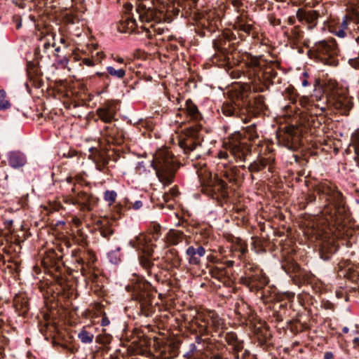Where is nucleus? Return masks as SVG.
Listing matches in <instances>:
<instances>
[{"mask_svg":"<svg viewBox=\"0 0 359 359\" xmlns=\"http://www.w3.org/2000/svg\"><path fill=\"white\" fill-rule=\"evenodd\" d=\"M266 108L263 95H258L252 101L242 89L235 92L231 98L223 103L222 112L226 116L239 118L245 123L252 116H257Z\"/></svg>","mask_w":359,"mask_h":359,"instance_id":"1","label":"nucleus"},{"mask_svg":"<svg viewBox=\"0 0 359 359\" xmlns=\"http://www.w3.org/2000/svg\"><path fill=\"white\" fill-rule=\"evenodd\" d=\"M313 191L320 200L325 201L323 214L328 215L332 221L340 224L346 210L344 198L337 187L329 182H323L316 185Z\"/></svg>","mask_w":359,"mask_h":359,"instance_id":"2","label":"nucleus"},{"mask_svg":"<svg viewBox=\"0 0 359 359\" xmlns=\"http://www.w3.org/2000/svg\"><path fill=\"white\" fill-rule=\"evenodd\" d=\"M245 65L250 79L252 80L250 88L254 92H264L275 83L278 73L272 65H266L259 57L246 53Z\"/></svg>","mask_w":359,"mask_h":359,"instance_id":"3","label":"nucleus"},{"mask_svg":"<svg viewBox=\"0 0 359 359\" xmlns=\"http://www.w3.org/2000/svg\"><path fill=\"white\" fill-rule=\"evenodd\" d=\"M136 12L140 21L144 24L142 28L146 32L149 39H153L156 34L161 35L165 31H168L161 24L165 20V14L154 7L153 0H137Z\"/></svg>","mask_w":359,"mask_h":359,"instance_id":"4","label":"nucleus"},{"mask_svg":"<svg viewBox=\"0 0 359 359\" xmlns=\"http://www.w3.org/2000/svg\"><path fill=\"white\" fill-rule=\"evenodd\" d=\"M126 290L131 292L132 299L137 302V313L139 316L150 317L155 312L153 304L154 296L153 292H156L151 283L143 278L137 277L133 279Z\"/></svg>","mask_w":359,"mask_h":359,"instance_id":"5","label":"nucleus"},{"mask_svg":"<svg viewBox=\"0 0 359 359\" xmlns=\"http://www.w3.org/2000/svg\"><path fill=\"white\" fill-rule=\"evenodd\" d=\"M151 165L156 172L159 182L167 187L173 183L180 163L174 155L167 149H160L156 151Z\"/></svg>","mask_w":359,"mask_h":359,"instance_id":"6","label":"nucleus"},{"mask_svg":"<svg viewBox=\"0 0 359 359\" xmlns=\"http://www.w3.org/2000/svg\"><path fill=\"white\" fill-rule=\"evenodd\" d=\"M251 144L246 137L241 133H234L223 143V149L218 151L217 156L219 159L231 162L230 157L236 162H245L246 157L251 154Z\"/></svg>","mask_w":359,"mask_h":359,"instance_id":"7","label":"nucleus"},{"mask_svg":"<svg viewBox=\"0 0 359 359\" xmlns=\"http://www.w3.org/2000/svg\"><path fill=\"white\" fill-rule=\"evenodd\" d=\"M269 282V278L258 266L252 263L245 264L243 275L239 279L241 285L249 288L251 292H257L262 290Z\"/></svg>","mask_w":359,"mask_h":359,"instance_id":"8","label":"nucleus"},{"mask_svg":"<svg viewBox=\"0 0 359 359\" xmlns=\"http://www.w3.org/2000/svg\"><path fill=\"white\" fill-rule=\"evenodd\" d=\"M179 146L191 161L201 156L202 145L198 138V131L194 128L187 129L180 135Z\"/></svg>","mask_w":359,"mask_h":359,"instance_id":"9","label":"nucleus"},{"mask_svg":"<svg viewBox=\"0 0 359 359\" xmlns=\"http://www.w3.org/2000/svg\"><path fill=\"white\" fill-rule=\"evenodd\" d=\"M322 63L334 66L337 65L338 48L334 40H323L316 42L311 50Z\"/></svg>","mask_w":359,"mask_h":359,"instance_id":"10","label":"nucleus"},{"mask_svg":"<svg viewBox=\"0 0 359 359\" xmlns=\"http://www.w3.org/2000/svg\"><path fill=\"white\" fill-rule=\"evenodd\" d=\"M326 102L340 114L347 115L353 107L352 98L337 87L335 83H332V89L326 97Z\"/></svg>","mask_w":359,"mask_h":359,"instance_id":"11","label":"nucleus"},{"mask_svg":"<svg viewBox=\"0 0 359 359\" xmlns=\"http://www.w3.org/2000/svg\"><path fill=\"white\" fill-rule=\"evenodd\" d=\"M198 332L202 335L213 336L212 332H217L219 330L224 329L225 324L217 313L214 311H210L204 316H199L196 319Z\"/></svg>","mask_w":359,"mask_h":359,"instance_id":"12","label":"nucleus"},{"mask_svg":"<svg viewBox=\"0 0 359 359\" xmlns=\"http://www.w3.org/2000/svg\"><path fill=\"white\" fill-rule=\"evenodd\" d=\"M75 267L80 270L81 268L95 269L97 257L91 250L75 249L72 252Z\"/></svg>","mask_w":359,"mask_h":359,"instance_id":"13","label":"nucleus"},{"mask_svg":"<svg viewBox=\"0 0 359 359\" xmlns=\"http://www.w3.org/2000/svg\"><path fill=\"white\" fill-rule=\"evenodd\" d=\"M201 184L205 187L207 190L210 189L212 198L221 197L226 199L229 197L227 184L222 179L212 180L211 177H210L209 180L206 182L201 180Z\"/></svg>","mask_w":359,"mask_h":359,"instance_id":"14","label":"nucleus"},{"mask_svg":"<svg viewBox=\"0 0 359 359\" xmlns=\"http://www.w3.org/2000/svg\"><path fill=\"white\" fill-rule=\"evenodd\" d=\"M141 251L143 254L139 256L140 266L145 270L149 276H154L158 283L160 282L161 278L157 273L154 271V264L150 259L154 253L151 245L148 243Z\"/></svg>","mask_w":359,"mask_h":359,"instance_id":"15","label":"nucleus"},{"mask_svg":"<svg viewBox=\"0 0 359 359\" xmlns=\"http://www.w3.org/2000/svg\"><path fill=\"white\" fill-rule=\"evenodd\" d=\"M76 203L79 210L83 212H90L97 205L99 198L93 193L86 191H76Z\"/></svg>","mask_w":359,"mask_h":359,"instance_id":"16","label":"nucleus"},{"mask_svg":"<svg viewBox=\"0 0 359 359\" xmlns=\"http://www.w3.org/2000/svg\"><path fill=\"white\" fill-rule=\"evenodd\" d=\"M101 135L109 144L120 145L123 143L125 139L124 131L114 124L104 126Z\"/></svg>","mask_w":359,"mask_h":359,"instance_id":"17","label":"nucleus"},{"mask_svg":"<svg viewBox=\"0 0 359 359\" xmlns=\"http://www.w3.org/2000/svg\"><path fill=\"white\" fill-rule=\"evenodd\" d=\"M219 337H224L225 341L231 346L229 353L235 359L239 358V352L243 349V341L239 340L237 334L233 332H228L224 333L221 332L218 334Z\"/></svg>","mask_w":359,"mask_h":359,"instance_id":"18","label":"nucleus"},{"mask_svg":"<svg viewBox=\"0 0 359 359\" xmlns=\"http://www.w3.org/2000/svg\"><path fill=\"white\" fill-rule=\"evenodd\" d=\"M116 112V104L113 102H107L96 110L97 115L104 123H111L115 120Z\"/></svg>","mask_w":359,"mask_h":359,"instance_id":"19","label":"nucleus"},{"mask_svg":"<svg viewBox=\"0 0 359 359\" xmlns=\"http://www.w3.org/2000/svg\"><path fill=\"white\" fill-rule=\"evenodd\" d=\"M338 249V245L333 238L325 237L320 243L319 253L321 259L329 260Z\"/></svg>","mask_w":359,"mask_h":359,"instance_id":"20","label":"nucleus"},{"mask_svg":"<svg viewBox=\"0 0 359 359\" xmlns=\"http://www.w3.org/2000/svg\"><path fill=\"white\" fill-rule=\"evenodd\" d=\"M205 249L200 245L196 247L191 245L186 250V256L190 265L199 266L201 263V257L205 255Z\"/></svg>","mask_w":359,"mask_h":359,"instance_id":"21","label":"nucleus"},{"mask_svg":"<svg viewBox=\"0 0 359 359\" xmlns=\"http://www.w3.org/2000/svg\"><path fill=\"white\" fill-rule=\"evenodd\" d=\"M65 182L69 184H72L73 187L71 189V192L74 194L73 196H67L63 198V201L65 203L68 205H77L76 203V186L80 185L83 186L84 184L86 185L87 183L85 182L84 180L82 178V177L80 176H76L74 177H67L65 179Z\"/></svg>","mask_w":359,"mask_h":359,"instance_id":"22","label":"nucleus"},{"mask_svg":"<svg viewBox=\"0 0 359 359\" xmlns=\"http://www.w3.org/2000/svg\"><path fill=\"white\" fill-rule=\"evenodd\" d=\"M297 18L299 21H305L308 24L309 29H312L316 26L319 13L314 10L306 11L302 8H299L297 11Z\"/></svg>","mask_w":359,"mask_h":359,"instance_id":"23","label":"nucleus"},{"mask_svg":"<svg viewBox=\"0 0 359 359\" xmlns=\"http://www.w3.org/2000/svg\"><path fill=\"white\" fill-rule=\"evenodd\" d=\"M275 161V157L271 155L268 156L267 158L257 157V159L251 163L248 167V170L249 172H258L264 168L266 166H269V170L271 172V164L273 163Z\"/></svg>","mask_w":359,"mask_h":359,"instance_id":"24","label":"nucleus"},{"mask_svg":"<svg viewBox=\"0 0 359 359\" xmlns=\"http://www.w3.org/2000/svg\"><path fill=\"white\" fill-rule=\"evenodd\" d=\"M7 160L8 165L14 169L22 168L27 163L25 154L20 151H9L7 154Z\"/></svg>","mask_w":359,"mask_h":359,"instance_id":"25","label":"nucleus"},{"mask_svg":"<svg viewBox=\"0 0 359 359\" xmlns=\"http://www.w3.org/2000/svg\"><path fill=\"white\" fill-rule=\"evenodd\" d=\"M137 26L135 18L130 15H125L119 22L118 30L123 33H132L135 30Z\"/></svg>","mask_w":359,"mask_h":359,"instance_id":"26","label":"nucleus"},{"mask_svg":"<svg viewBox=\"0 0 359 359\" xmlns=\"http://www.w3.org/2000/svg\"><path fill=\"white\" fill-rule=\"evenodd\" d=\"M231 251L234 257L237 256L238 259H241L248 252V245L241 238H236L232 241Z\"/></svg>","mask_w":359,"mask_h":359,"instance_id":"27","label":"nucleus"},{"mask_svg":"<svg viewBox=\"0 0 359 359\" xmlns=\"http://www.w3.org/2000/svg\"><path fill=\"white\" fill-rule=\"evenodd\" d=\"M299 102L302 107L307 110H311V113L313 112V107L319 109L321 112L325 111L327 107L326 102H323L322 104L315 103V100H313V97H311V96H302L299 98Z\"/></svg>","mask_w":359,"mask_h":359,"instance_id":"28","label":"nucleus"},{"mask_svg":"<svg viewBox=\"0 0 359 359\" xmlns=\"http://www.w3.org/2000/svg\"><path fill=\"white\" fill-rule=\"evenodd\" d=\"M255 150L258 153V156L259 157L267 158L271 155L274 156V149L271 142L259 141Z\"/></svg>","mask_w":359,"mask_h":359,"instance_id":"29","label":"nucleus"},{"mask_svg":"<svg viewBox=\"0 0 359 359\" xmlns=\"http://www.w3.org/2000/svg\"><path fill=\"white\" fill-rule=\"evenodd\" d=\"M358 23L356 18H354L353 16L346 15L344 17L342 22L337 26L343 31H346V34L348 32L351 34V30H355L358 27Z\"/></svg>","mask_w":359,"mask_h":359,"instance_id":"30","label":"nucleus"},{"mask_svg":"<svg viewBox=\"0 0 359 359\" xmlns=\"http://www.w3.org/2000/svg\"><path fill=\"white\" fill-rule=\"evenodd\" d=\"M209 273L212 278L222 283L226 282L229 279V273L224 266H212L209 270Z\"/></svg>","mask_w":359,"mask_h":359,"instance_id":"31","label":"nucleus"},{"mask_svg":"<svg viewBox=\"0 0 359 359\" xmlns=\"http://www.w3.org/2000/svg\"><path fill=\"white\" fill-rule=\"evenodd\" d=\"M187 115L192 120L198 121L202 119V114L199 111L196 104L191 100L188 99L185 103Z\"/></svg>","mask_w":359,"mask_h":359,"instance_id":"32","label":"nucleus"},{"mask_svg":"<svg viewBox=\"0 0 359 359\" xmlns=\"http://www.w3.org/2000/svg\"><path fill=\"white\" fill-rule=\"evenodd\" d=\"M13 305L20 315L26 314L29 309L28 300L22 295H16L14 297Z\"/></svg>","mask_w":359,"mask_h":359,"instance_id":"33","label":"nucleus"},{"mask_svg":"<svg viewBox=\"0 0 359 359\" xmlns=\"http://www.w3.org/2000/svg\"><path fill=\"white\" fill-rule=\"evenodd\" d=\"M164 259L165 262L170 264L172 268H178L181 265L182 259L175 249L168 250Z\"/></svg>","mask_w":359,"mask_h":359,"instance_id":"34","label":"nucleus"},{"mask_svg":"<svg viewBox=\"0 0 359 359\" xmlns=\"http://www.w3.org/2000/svg\"><path fill=\"white\" fill-rule=\"evenodd\" d=\"M235 29L250 35L254 29L253 25L245 21L243 17L238 16L235 21Z\"/></svg>","mask_w":359,"mask_h":359,"instance_id":"35","label":"nucleus"},{"mask_svg":"<svg viewBox=\"0 0 359 359\" xmlns=\"http://www.w3.org/2000/svg\"><path fill=\"white\" fill-rule=\"evenodd\" d=\"M185 237L184 233L179 230H170L167 235L168 242L173 245H177L182 243Z\"/></svg>","mask_w":359,"mask_h":359,"instance_id":"36","label":"nucleus"},{"mask_svg":"<svg viewBox=\"0 0 359 359\" xmlns=\"http://www.w3.org/2000/svg\"><path fill=\"white\" fill-rule=\"evenodd\" d=\"M126 65H125V67H121L119 69H116L112 66L107 67L106 69L107 72V75H106V79H109V76H111L116 79H123L126 75Z\"/></svg>","mask_w":359,"mask_h":359,"instance_id":"37","label":"nucleus"},{"mask_svg":"<svg viewBox=\"0 0 359 359\" xmlns=\"http://www.w3.org/2000/svg\"><path fill=\"white\" fill-rule=\"evenodd\" d=\"M80 271L81 275L85 278L87 280H89L92 283H97L98 276V269L95 266V269H86V268H81Z\"/></svg>","mask_w":359,"mask_h":359,"instance_id":"38","label":"nucleus"},{"mask_svg":"<svg viewBox=\"0 0 359 359\" xmlns=\"http://www.w3.org/2000/svg\"><path fill=\"white\" fill-rule=\"evenodd\" d=\"M130 245L138 250H142L147 244L146 236L143 234H140L134 239L130 241Z\"/></svg>","mask_w":359,"mask_h":359,"instance_id":"39","label":"nucleus"},{"mask_svg":"<svg viewBox=\"0 0 359 359\" xmlns=\"http://www.w3.org/2000/svg\"><path fill=\"white\" fill-rule=\"evenodd\" d=\"M97 224L100 225V235L103 238L109 239V237L114 233V230L111 229L108 222L104 223V222L100 221L97 222Z\"/></svg>","mask_w":359,"mask_h":359,"instance_id":"40","label":"nucleus"},{"mask_svg":"<svg viewBox=\"0 0 359 359\" xmlns=\"http://www.w3.org/2000/svg\"><path fill=\"white\" fill-rule=\"evenodd\" d=\"M226 40L230 41L231 38L229 36L226 35L225 39H220L218 41L214 42V48L215 50L219 51L223 54H226L227 53V48L225 47Z\"/></svg>","mask_w":359,"mask_h":359,"instance_id":"41","label":"nucleus"},{"mask_svg":"<svg viewBox=\"0 0 359 359\" xmlns=\"http://www.w3.org/2000/svg\"><path fill=\"white\" fill-rule=\"evenodd\" d=\"M27 73L30 79H34L41 74L39 67L32 62L27 63Z\"/></svg>","mask_w":359,"mask_h":359,"instance_id":"42","label":"nucleus"},{"mask_svg":"<svg viewBox=\"0 0 359 359\" xmlns=\"http://www.w3.org/2000/svg\"><path fill=\"white\" fill-rule=\"evenodd\" d=\"M245 132L248 135V141H255L259 137L258 133L257 131L256 124L252 123L245 128Z\"/></svg>","mask_w":359,"mask_h":359,"instance_id":"43","label":"nucleus"},{"mask_svg":"<svg viewBox=\"0 0 359 359\" xmlns=\"http://www.w3.org/2000/svg\"><path fill=\"white\" fill-rule=\"evenodd\" d=\"M6 97V92L4 89H0V110H6L11 108V104Z\"/></svg>","mask_w":359,"mask_h":359,"instance_id":"44","label":"nucleus"},{"mask_svg":"<svg viewBox=\"0 0 359 359\" xmlns=\"http://www.w3.org/2000/svg\"><path fill=\"white\" fill-rule=\"evenodd\" d=\"M117 198V193L114 190H106L103 194L104 200L109 205L114 204Z\"/></svg>","mask_w":359,"mask_h":359,"instance_id":"45","label":"nucleus"},{"mask_svg":"<svg viewBox=\"0 0 359 359\" xmlns=\"http://www.w3.org/2000/svg\"><path fill=\"white\" fill-rule=\"evenodd\" d=\"M78 337L82 343L90 344L93 342L94 335L86 330H82L79 333Z\"/></svg>","mask_w":359,"mask_h":359,"instance_id":"46","label":"nucleus"},{"mask_svg":"<svg viewBox=\"0 0 359 359\" xmlns=\"http://www.w3.org/2000/svg\"><path fill=\"white\" fill-rule=\"evenodd\" d=\"M120 250V248H117L116 250H111L107 254V257L111 263L117 264L121 262Z\"/></svg>","mask_w":359,"mask_h":359,"instance_id":"47","label":"nucleus"},{"mask_svg":"<svg viewBox=\"0 0 359 359\" xmlns=\"http://www.w3.org/2000/svg\"><path fill=\"white\" fill-rule=\"evenodd\" d=\"M311 97H313V100H315V103H318V102L321 101L323 98L325 100L324 102L327 103V105L328 104V102H326V97H328L327 96H325L323 91L320 89L315 90V94L311 95Z\"/></svg>","mask_w":359,"mask_h":359,"instance_id":"48","label":"nucleus"},{"mask_svg":"<svg viewBox=\"0 0 359 359\" xmlns=\"http://www.w3.org/2000/svg\"><path fill=\"white\" fill-rule=\"evenodd\" d=\"M112 340V336L110 334H104V335H99L96 341L101 344H109L111 343Z\"/></svg>","mask_w":359,"mask_h":359,"instance_id":"49","label":"nucleus"},{"mask_svg":"<svg viewBox=\"0 0 359 359\" xmlns=\"http://www.w3.org/2000/svg\"><path fill=\"white\" fill-rule=\"evenodd\" d=\"M78 236V242L81 245H87V235H86L81 229H78L76 232Z\"/></svg>","mask_w":359,"mask_h":359,"instance_id":"50","label":"nucleus"},{"mask_svg":"<svg viewBox=\"0 0 359 359\" xmlns=\"http://www.w3.org/2000/svg\"><path fill=\"white\" fill-rule=\"evenodd\" d=\"M222 176L226 180H228L229 182H236L237 180L236 179V177H234V175H233V172L231 170L230 168H227L226 169L223 173H222Z\"/></svg>","mask_w":359,"mask_h":359,"instance_id":"51","label":"nucleus"},{"mask_svg":"<svg viewBox=\"0 0 359 359\" xmlns=\"http://www.w3.org/2000/svg\"><path fill=\"white\" fill-rule=\"evenodd\" d=\"M161 229V226L158 224H152V229H151V231L153 233L154 238L157 239L160 234Z\"/></svg>","mask_w":359,"mask_h":359,"instance_id":"52","label":"nucleus"},{"mask_svg":"<svg viewBox=\"0 0 359 359\" xmlns=\"http://www.w3.org/2000/svg\"><path fill=\"white\" fill-rule=\"evenodd\" d=\"M333 34L339 37V38H344L347 34L346 32V31H343L342 29H341L339 27H338L337 26H336L333 31H332Z\"/></svg>","mask_w":359,"mask_h":359,"instance_id":"53","label":"nucleus"},{"mask_svg":"<svg viewBox=\"0 0 359 359\" xmlns=\"http://www.w3.org/2000/svg\"><path fill=\"white\" fill-rule=\"evenodd\" d=\"M203 335H202V334L199 332V334H198V335H197V336L196 337V339H195L196 342L198 344H201V343H207V346H212V345L211 344V343H210V339H203V338H202V337H203Z\"/></svg>","mask_w":359,"mask_h":359,"instance_id":"54","label":"nucleus"},{"mask_svg":"<svg viewBox=\"0 0 359 359\" xmlns=\"http://www.w3.org/2000/svg\"><path fill=\"white\" fill-rule=\"evenodd\" d=\"M231 170L233 172V175L236 177V180H238L241 177H243V174H241L240 172V168L237 166H231L230 167Z\"/></svg>","mask_w":359,"mask_h":359,"instance_id":"55","label":"nucleus"},{"mask_svg":"<svg viewBox=\"0 0 359 359\" xmlns=\"http://www.w3.org/2000/svg\"><path fill=\"white\" fill-rule=\"evenodd\" d=\"M197 351V347L195 344H191L189 347V351L185 354V356L190 358L193 356L194 353Z\"/></svg>","mask_w":359,"mask_h":359,"instance_id":"56","label":"nucleus"},{"mask_svg":"<svg viewBox=\"0 0 359 359\" xmlns=\"http://www.w3.org/2000/svg\"><path fill=\"white\" fill-rule=\"evenodd\" d=\"M322 306L323 309H325V310H331V311H333L334 309V305L330 302V301L328 300H326V301H323L322 302Z\"/></svg>","mask_w":359,"mask_h":359,"instance_id":"57","label":"nucleus"},{"mask_svg":"<svg viewBox=\"0 0 359 359\" xmlns=\"http://www.w3.org/2000/svg\"><path fill=\"white\" fill-rule=\"evenodd\" d=\"M350 65L354 69H359V57L353 59H350L348 61Z\"/></svg>","mask_w":359,"mask_h":359,"instance_id":"58","label":"nucleus"},{"mask_svg":"<svg viewBox=\"0 0 359 359\" xmlns=\"http://www.w3.org/2000/svg\"><path fill=\"white\" fill-rule=\"evenodd\" d=\"M302 75H303V78L302 79V86L303 87H306L309 85V83L307 80V77H308L309 74L307 72H304Z\"/></svg>","mask_w":359,"mask_h":359,"instance_id":"59","label":"nucleus"},{"mask_svg":"<svg viewBox=\"0 0 359 359\" xmlns=\"http://www.w3.org/2000/svg\"><path fill=\"white\" fill-rule=\"evenodd\" d=\"M305 199H306V201L307 203H313L314 201H316V196L314 194H309L306 196Z\"/></svg>","mask_w":359,"mask_h":359,"instance_id":"60","label":"nucleus"},{"mask_svg":"<svg viewBox=\"0 0 359 359\" xmlns=\"http://www.w3.org/2000/svg\"><path fill=\"white\" fill-rule=\"evenodd\" d=\"M109 323H110L109 319L106 316V313H104L102 317V320H101V325L102 326H107L109 325Z\"/></svg>","mask_w":359,"mask_h":359,"instance_id":"61","label":"nucleus"},{"mask_svg":"<svg viewBox=\"0 0 359 359\" xmlns=\"http://www.w3.org/2000/svg\"><path fill=\"white\" fill-rule=\"evenodd\" d=\"M290 138H291L290 134V133L286 134V137L285 138V141L287 142L285 143V147H287L290 149H292V144L290 142Z\"/></svg>","mask_w":359,"mask_h":359,"instance_id":"62","label":"nucleus"},{"mask_svg":"<svg viewBox=\"0 0 359 359\" xmlns=\"http://www.w3.org/2000/svg\"><path fill=\"white\" fill-rule=\"evenodd\" d=\"M168 193L173 198L177 196L179 194L178 189L175 187L171 188Z\"/></svg>","mask_w":359,"mask_h":359,"instance_id":"63","label":"nucleus"},{"mask_svg":"<svg viewBox=\"0 0 359 359\" xmlns=\"http://www.w3.org/2000/svg\"><path fill=\"white\" fill-rule=\"evenodd\" d=\"M143 205V203L141 201H136L134 203H133L132 206L134 210H139Z\"/></svg>","mask_w":359,"mask_h":359,"instance_id":"64","label":"nucleus"}]
</instances>
